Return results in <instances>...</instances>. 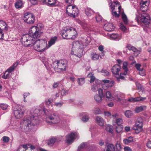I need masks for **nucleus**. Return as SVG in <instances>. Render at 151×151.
<instances>
[{
	"label": "nucleus",
	"instance_id": "1",
	"mask_svg": "<svg viewBox=\"0 0 151 151\" xmlns=\"http://www.w3.org/2000/svg\"><path fill=\"white\" fill-rule=\"evenodd\" d=\"M42 32L38 27L33 26L29 29V33L23 35L21 39V41L24 46L29 47L34 46V49L39 52L43 51L46 48H48L54 44L57 37L52 38L47 45V42L43 39H37L39 38Z\"/></svg>",
	"mask_w": 151,
	"mask_h": 151
},
{
	"label": "nucleus",
	"instance_id": "2",
	"mask_svg": "<svg viewBox=\"0 0 151 151\" xmlns=\"http://www.w3.org/2000/svg\"><path fill=\"white\" fill-rule=\"evenodd\" d=\"M42 110L36 109L34 111L33 115L31 116L24 118L23 121L20 123L21 127L25 128L29 127V126L35 125L39 123L38 116L39 115Z\"/></svg>",
	"mask_w": 151,
	"mask_h": 151
},
{
	"label": "nucleus",
	"instance_id": "3",
	"mask_svg": "<svg viewBox=\"0 0 151 151\" xmlns=\"http://www.w3.org/2000/svg\"><path fill=\"white\" fill-rule=\"evenodd\" d=\"M140 11L138 10L136 13V17L135 19L138 22H140L145 25L150 24L151 19L150 15L147 14L144 12L141 13Z\"/></svg>",
	"mask_w": 151,
	"mask_h": 151
},
{
	"label": "nucleus",
	"instance_id": "4",
	"mask_svg": "<svg viewBox=\"0 0 151 151\" xmlns=\"http://www.w3.org/2000/svg\"><path fill=\"white\" fill-rule=\"evenodd\" d=\"M52 66L55 70H65L68 67V62L65 60H62L55 61Z\"/></svg>",
	"mask_w": 151,
	"mask_h": 151
},
{
	"label": "nucleus",
	"instance_id": "5",
	"mask_svg": "<svg viewBox=\"0 0 151 151\" xmlns=\"http://www.w3.org/2000/svg\"><path fill=\"white\" fill-rule=\"evenodd\" d=\"M66 12L69 16L74 18L77 17L79 12L78 9L76 6L71 5L67 6Z\"/></svg>",
	"mask_w": 151,
	"mask_h": 151
},
{
	"label": "nucleus",
	"instance_id": "6",
	"mask_svg": "<svg viewBox=\"0 0 151 151\" xmlns=\"http://www.w3.org/2000/svg\"><path fill=\"white\" fill-rule=\"evenodd\" d=\"M71 31H73L76 32L75 29L70 27H66L64 28L63 30L62 31L61 34L62 37L64 39H68V38L67 37L68 36V34ZM72 37L68 38L73 39L76 37L75 34L72 35Z\"/></svg>",
	"mask_w": 151,
	"mask_h": 151
},
{
	"label": "nucleus",
	"instance_id": "7",
	"mask_svg": "<svg viewBox=\"0 0 151 151\" xmlns=\"http://www.w3.org/2000/svg\"><path fill=\"white\" fill-rule=\"evenodd\" d=\"M60 119L59 114L57 113H54L46 119V121L50 124H57L59 123Z\"/></svg>",
	"mask_w": 151,
	"mask_h": 151
},
{
	"label": "nucleus",
	"instance_id": "8",
	"mask_svg": "<svg viewBox=\"0 0 151 151\" xmlns=\"http://www.w3.org/2000/svg\"><path fill=\"white\" fill-rule=\"evenodd\" d=\"M23 19L27 23L32 24L35 21V17L33 14L27 12L24 14Z\"/></svg>",
	"mask_w": 151,
	"mask_h": 151
},
{
	"label": "nucleus",
	"instance_id": "9",
	"mask_svg": "<svg viewBox=\"0 0 151 151\" xmlns=\"http://www.w3.org/2000/svg\"><path fill=\"white\" fill-rule=\"evenodd\" d=\"M23 109V107L21 106H17L14 109V114L17 119H19L22 116L24 112Z\"/></svg>",
	"mask_w": 151,
	"mask_h": 151
},
{
	"label": "nucleus",
	"instance_id": "10",
	"mask_svg": "<svg viewBox=\"0 0 151 151\" xmlns=\"http://www.w3.org/2000/svg\"><path fill=\"white\" fill-rule=\"evenodd\" d=\"M83 45L82 42L76 41L73 42V50L71 52V54H72L73 52H74V51L76 52L77 49L83 48Z\"/></svg>",
	"mask_w": 151,
	"mask_h": 151
},
{
	"label": "nucleus",
	"instance_id": "11",
	"mask_svg": "<svg viewBox=\"0 0 151 151\" xmlns=\"http://www.w3.org/2000/svg\"><path fill=\"white\" fill-rule=\"evenodd\" d=\"M121 67L119 64H116L114 65L111 68L112 73L115 75H119V74H121L120 72Z\"/></svg>",
	"mask_w": 151,
	"mask_h": 151
},
{
	"label": "nucleus",
	"instance_id": "12",
	"mask_svg": "<svg viewBox=\"0 0 151 151\" xmlns=\"http://www.w3.org/2000/svg\"><path fill=\"white\" fill-rule=\"evenodd\" d=\"M57 0H43L42 2L44 4L50 7H55L56 6Z\"/></svg>",
	"mask_w": 151,
	"mask_h": 151
},
{
	"label": "nucleus",
	"instance_id": "13",
	"mask_svg": "<svg viewBox=\"0 0 151 151\" xmlns=\"http://www.w3.org/2000/svg\"><path fill=\"white\" fill-rule=\"evenodd\" d=\"M75 134L73 132L67 135L66 139L67 142L69 144L72 143L75 139Z\"/></svg>",
	"mask_w": 151,
	"mask_h": 151
},
{
	"label": "nucleus",
	"instance_id": "14",
	"mask_svg": "<svg viewBox=\"0 0 151 151\" xmlns=\"http://www.w3.org/2000/svg\"><path fill=\"white\" fill-rule=\"evenodd\" d=\"M104 29L107 31H112L115 28L113 24L111 23H108L105 24L104 26Z\"/></svg>",
	"mask_w": 151,
	"mask_h": 151
},
{
	"label": "nucleus",
	"instance_id": "15",
	"mask_svg": "<svg viewBox=\"0 0 151 151\" xmlns=\"http://www.w3.org/2000/svg\"><path fill=\"white\" fill-rule=\"evenodd\" d=\"M116 6H116H114L112 3H111L110 5V8L111 10V12L113 16L116 17H118L119 16V14H118L116 11L113 12V11L115 9V7Z\"/></svg>",
	"mask_w": 151,
	"mask_h": 151
},
{
	"label": "nucleus",
	"instance_id": "16",
	"mask_svg": "<svg viewBox=\"0 0 151 151\" xmlns=\"http://www.w3.org/2000/svg\"><path fill=\"white\" fill-rule=\"evenodd\" d=\"M96 123L100 126H103L104 124L103 119L99 116H97L96 118Z\"/></svg>",
	"mask_w": 151,
	"mask_h": 151
},
{
	"label": "nucleus",
	"instance_id": "17",
	"mask_svg": "<svg viewBox=\"0 0 151 151\" xmlns=\"http://www.w3.org/2000/svg\"><path fill=\"white\" fill-rule=\"evenodd\" d=\"M83 48H81L78 49H77L76 52H75V51H74V52H73L72 54H74H74L75 55H77L79 58H80L81 57L83 53Z\"/></svg>",
	"mask_w": 151,
	"mask_h": 151
},
{
	"label": "nucleus",
	"instance_id": "18",
	"mask_svg": "<svg viewBox=\"0 0 151 151\" xmlns=\"http://www.w3.org/2000/svg\"><path fill=\"white\" fill-rule=\"evenodd\" d=\"M105 149V151H115V147L112 144L107 143Z\"/></svg>",
	"mask_w": 151,
	"mask_h": 151
},
{
	"label": "nucleus",
	"instance_id": "19",
	"mask_svg": "<svg viewBox=\"0 0 151 151\" xmlns=\"http://www.w3.org/2000/svg\"><path fill=\"white\" fill-rule=\"evenodd\" d=\"M105 99L106 101H111L114 99V97L112 96L110 92L107 91L106 92L105 95Z\"/></svg>",
	"mask_w": 151,
	"mask_h": 151
},
{
	"label": "nucleus",
	"instance_id": "20",
	"mask_svg": "<svg viewBox=\"0 0 151 151\" xmlns=\"http://www.w3.org/2000/svg\"><path fill=\"white\" fill-rule=\"evenodd\" d=\"M121 16L122 18L124 24L125 25H127L129 21L126 15L124 12H123L122 13Z\"/></svg>",
	"mask_w": 151,
	"mask_h": 151
},
{
	"label": "nucleus",
	"instance_id": "21",
	"mask_svg": "<svg viewBox=\"0 0 151 151\" xmlns=\"http://www.w3.org/2000/svg\"><path fill=\"white\" fill-rule=\"evenodd\" d=\"M114 82L111 81L109 83V85L107 84L106 83H104L102 85V87L104 89H107L109 87H112L114 85Z\"/></svg>",
	"mask_w": 151,
	"mask_h": 151
},
{
	"label": "nucleus",
	"instance_id": "22",
	"mask_svg": "<svg viewBox=\"0 0 151 151\" xmlns=\"http://www.w3.org/2000/svg\"><path fill=\"white\" fill-rule=\"evenodd\" d=\"M85 13L88 16H90L93 13V12L90 8H88L85 9Z\"/></svg>",
	"mask_w": 151,
	"mask_h": 151
},
{
	"label": "nucleus",
	"instance_id": "23",
	"mask_svg": "<svg viewBox=\"0 0 151 151\" xmlns=\"http://www.w3.org/2000/svg\"><path fill=\"white\" fill-rule=\"evenodd\" d=\"M146 107V106H143L137 107L135 110V111L136 113L139 112L144 110Z\"/></svg>",
	"mask_w": 151,
	"mask_h": 151
},
{
	"label": "nucleus",
	"instance_id": "24",
	"mask_svg": "<svg viewBox=\"0 0 151 151\" xmlns=\"http://www.w3.org/2000/svg\"><path fill=\"white\" fill-rule=\"evenodd\" d=\"M147 2L146 1H143L141 2V3H140L141 7L140 8L141 11L144 12L146 11V9H145V10H144L143 9L145 7L146 8H147L146 5V3H147Z\"/></svg>",
	"mask_w": 151,
	"mask_h": 151
},
{
	"label": "nucleus",
	"instance_id": "25",
	"mask_svg": "<svg viewBox=\"0 0 151 151\" xmlns=\"http://www.w3.org/2000/svg\"><path fill=\"white\" fill-rule=\"evenodd\" d=\"M94 99L95 101L98 103H101L103 100L102 98L97 94L94 96Z\"/></svg>",
	"mask_w": 151,
	"mask_h": 151
},
{
	"label": "nucleus",
	"instance_id": "26",
	"mask_svg": "<svg viewBox=\"0 0 151 151\" xmlns=\"http://www.w3.org/2000/svg\"><path fill=\"white\" fill-rule=\"evenodd\" d=\"M110 37L114 40H119L121 37L117 34H112L110 35Z\"/></svg>",
	"mask_w": 151,
	"mask_h": 151
},
{
	"label": "nucleus",
	"instance_id": "27",
	"mask_svg": "<svg viewBox=\"0 0 151 151\" xmlns=\"http://www.w3.org/2000/svg\"><path fill=\"white\" fill-rule=\"evenodd\" d=\"M82 114L83 116L82 119V121L85 122H87L89 119V117L88 115L85 113H82Z\"/></svg>",
	"mask_w": 151,
	"mask_h": 151
},
{
	"label": "nucleus",
	"instance_id": "28",
	"mask_svg": "<svg viewBox=\"0 0 151 151\" xmlns=\"http://www.w3.org/2000/svg\"><path fill=\"white\" fill-rule=\"evenodd\" d=\"M127 65L128 63L127 62H124L123 63L122 68L125 71L124 73V74L125 75H126L127 74V71H128L127 68Z\"/></svg>",
	"mask_w": 151,
	"mask_h": 151
},
{
	"label": "nucleus",
	"instance_id": "29",
	"mask_svg": "<svg viewBox=\"0 0 151 151\" xmlns=\"http://www.w3.org/2000/svg\"><path fill=\"white\" fill-rule=\"evenodd\" d=\"M133 141L132 137H130L127 139H124L123 140V142L125 144H128V143Z\"/></svg>",
	"mask_w": 151,
	"mask_h": 151
},
{
	"label": "nucleus",
	"instance_id": "30",
	"mask_svg": "<svg viewBox=\"0 0 151 151\" xmlns=\"http://www.w3.org/2000/svg\"><path fill=\"white\" fill-rule=\"evenodd\" d=\"M28 146V145H23L22 146H20L18 148L17 151H25L24 150V148L25 150H27L29 147Z\"/></svg>",
	"mask_w": 151,
	"mask_h": 151
},
{
	"label": "nucleus",
	"instance_id": "31",
	"mask_svg": "<svg viewBox=\"0 0 151 151\" xmlns=\"http://www.w3.org/2000/svg\"><path fill=\"white\" fill-rule=\"evenodd\" d=\"M132 129L136 134L139 133L142 130V129L134 125Z\"/></svg>",
	"mask_w": 151,
	"mask_h": 151
},
{
	"label": "nucleus",
	"instance_id": "32",
	"mask_svg": "<svg viewBox=\"0 0 151 151\" xmlns=\"http://www.w3.org/2000/svg\"><path fill=\"white\" fill-rule=\"evenodd\" d=\"M15 6L17 9L21 8L22 7V3L21 1H19L17 2L15 4Z\"/></svg>",
	"mask_w": 151,
	"mask_h": 151
},
{
	"label": "nucleus",
	"instance_id": "33",
	"mask_svg": "<svg viewBox=\"0 0 151 151\" xmlns=\"http://www.w3.org/2000/svg\"><path fill=\"white\" fill-rule=\"evenodd\" d=\"M133 115V112L132 111L130 110H127L125 112V115L128 118L130 117Z\"/></svg>",
	"mask_w": 151,
	"mask_h": 151
},
{
	"label": "nucleus",
	"instance_id": "34",
	"mask_svg": "<svg viewBox=\"0 0 151 151\" xmlns=\"http://www.w3.org/2000/svg\"><path fill=\"white\" fill-rule=\"evenodd\" d=\"M10 73H8V72L6 70L4 73V75L2 76V78L4 79H6L9 78L10 76Z\"/></svg>",
	"mask_w": 151,
	"mask_h": 151
},
{
	"label": "nucleus",
	"instance_id": "35",
	"mask_svg": "<svg viewBox=\"0 0 151 151\" xmlns=\"http://www.w3.org/2000/svg\"><path fill=\"white\" fill-rule=\"evenodd\" d=\"M98 95H99L102 98L105 97V95L103 92V90L101 88H99L98 90Z\"/></svg>",
	"mask_w": 151,
	"mask_h": 151
},
{
	"label": "nucleus",
	"instance_id": "36",
	"mask_svg": "<svg viewBox=\"0 0 151 151\" xmlns=\"http://www.w3.org/2000/svg\"><path fill=\"white\" fill-rule=\"evenodd\" d=\"M78 82L79 85L81 86L85 83V78H78Z\"/></svg>",
	"mask_w": 151,
	"mask_h": 151
},
{
	"label": "nucleus",
	"instance_id": "37",
	"mask_svg": "<svg viewBox=\"0 0 151 151\" xmlns=\"http://www.w3.org/2000/svg\"><path fill=\"white\" fill-rule=\"evenodd\" d=\"M144 30L148 33L151 32V24L149 25H148V26L144 28Z\"/></svg>",
	"mask_w": 151,
	"mask_h": 151
},
{
	"label": "nucleus",
	"instance_id": "38",
	"mask_svg": "<svg viewBox=\"0 0 151 151\" xmlns=\"http://www.w3.org/2000/svg\"><path fill=\"white\" fill-rule=\"evenodd\" d=\"M56 139L55 138H52L50 139L48 143V145L50 146H52L55 141Z\"/></svg>",
	"mask_w": 151,
	"mask_h": 151
},
{
	"label": "nucleus",
	"instance_id": "39",
	"mask_svg": "<svg viewBox=\"0 0 151 151\" xmlns=\"http://www.w3.org/2000/svg\"><path fill=\"white\" fill-rule=\"evenodd\" d=\"M123 122V120L122 118H118L116 119L115 123L118 125H122Z\"/></svg>",
	"mask_w": 151,
	"mask_h": 151
},
{
	"label": "nucleus",
	"instance_id": "40",
	"mask_svg": "<svg viewBox=\"0 0 151 151\" xmlns=\"http://www.w3.org/2000/svg\"><path fill=\"white\" fill-rule=\"evenodd\" d=\"M91 55L92 58L93 60H96L99 58V55L96 53H93Z\"/></svg>",
	"mask_w": 151,
	"mask_h": 151
},
{
	"label": "nucleus",
	"instance_id": "41",
	"mask_svg": "<svg viewBox=\"0 0 151 151\" xmlns=\"http://www.w3.org/2000/svg\"><path fill=\"white\" fill-rule=\"evenodd\" d=\"M99 89L98 86V85L96 84L93 85L92 86L91 88V90L94 92L97 91Z\"/></svg>",
	"mask_w": 151,
	"mask_h": 151
},
{
	"label": "nucleus",
	"instance_id": "42",
	"mask_svg": "<svg viewBox=\"0 0 151 151\" xmlns=\"http://www.w3.org/2000/svg\"><path fill=\"white\" fill-rule=\"evenodd\" d=\"M106 130L109 132H112L113 131L112 126L110 125H108L106 127Z\"/></svg>",
	"mask_w": 151,
	"mask_h": 151
},
{
	"label": "nucleus",
	"instance_id": "43",
	"mask_svg": "<svg viewBox=\"0 0 151 151\" xmlns=\"http://www.w3.org/2000/svg\"><path fill=\"white\" fill-rule=\"evenodd\" d=\"M122 130V125H118L116 127V131L118 133L120 132Z\"/></svg>",
	"mask_w": 151,
	"mask_h": 151
},
{
	"label": "nucleus",
	"instance_id": "44",
	"mask_svg": "<svg viewBox=\"0 0 151 151\" xmlns=\"http://www.w3.org/2000/svg\"><path fill=\"white\" fill-rule=\"evenodd\" d=\"M101 112L100 109L98 108H95L93 111V113L96 114H100Z\"/></svg>",
	"mask_w": 151,
	"mask_h": 151
},
{
	"label": "nucleus",
	"instance_id": "45",
	"mask_svg": "<svg viewBox=\"0 0 151 151\" xmlns=\"http://www.w3.org/2000/svg\"><path fill=\"white\" fill-rule=\"evenodd\" d=\"M143 119L140 117H139L137 120V121L136 122L138 123L139 124L141 123L143 125Z\"/></svg>",
	"mask_w": 151,
	"mask_h": 151
},
{
	"label": "nucleus",
	"instance_id": "46",
	"mask_svg": "<svg viewBox=\"0 0 151 151\" xmlns=\"http://www.w3.org/2000/svg\"><path fill=\"white\" fill-rule=\"evenodd\" d=\"M68 91L64 89H63L61 91V94L63 96L68 94Z\"/></svg>",
	"mask_w": 151,
	"mask_h": 151
},
{
	"label": "nucleus",
	"instance_id": "47",
	"mask_svg": "<svg viewBox=\"0 0 151 151\" xmlns=\"http://www.w3.org/2000/svg\"><path fill=\"white\" fill-rule=\"evenodd\" d=\"M104 114L105 116L110 118L111 117L112 114L109 111H104Z\"/></svg>",
	"mask_w": 151,
	"mask_h": 151
},
{
	"label": "nucleus",
	"instance_id": "48",
	"mask_svg": "<svg viewBox=\"0 0 151 151\" xmlns=\"http://www.w3.org/2000/svg\"><path fill=\"white\" fill-rule=\"evenodd\" d=\"M2 140L4 142H8L9 141V138L8 137L4 136L2 138Z\"/></svg>",
	"mask_w": 151,
	"mask_h": 151
},
{
	"label": "nucleus",
	"instance_id": "49",
	"mask_svg": "<svg viewBox=\"0 0 151 151\" xmlns=\"http://www.w3.org/2000/svg\"><path fill=\"white\" fill-rule=\"evenodd\" d=\"M145 97H136V99L137 102L141 101H143L146 99Z\"/></svg>",
	"mask_w": 151,
	"mask_h": 151
},
{
	"label": "nucleus",
	"instance_id": "50",
	"mask_svg": "<svg viewBox=\"0 0 151 151\" xmlns=\"http://www.w3.org/2000/svg\"><path fill=\"white\" fill-rule=\"evenodd\" d=\"M101 72L103 73L104 76H108L109 74V72L105 70H102Z\"/></svg>",
	"mask_w": 151,
	"mask_h": 151
},
{
	"label": "nucleus",
	"instance_id": "51",
	"mask_svg": "<svg viewBox=\"0 0 151 151\" xmlns=\"http://www.w3.org/2000/svg\"><path fill=\"white\" fill-rule=\"evenodd\" d=\"M139 74L142 76H143L145 75V71L143 68H142L140 70H139Z\"/></svg>",
	"mask_w": 151,
	"mask_h": 151
},
{
	"label": "nucleus",
	"instance_id": "52",
	"mask_svg": "<svg viewBox=\"0 0 151 151\" xmlns=\"http://www.w3.org/2000/svg\"><path fill=\"white\" fill-rule=\"evenodd\" d=\"M63 104V102H61L60 103L57 102L55 103V105L58 107H60L62 106Z\"/></svg>",
	"mask_w": 151,
	"mask_h": 151
},
{
	"label": "nucleus",
	"instance_id": "53",
	"mask_svg": "<svg viewBox=\"0 0 151 151\" xmlns=\"http://www.w3.org/2000/svg\"><path fill=\"white\" fill-rule=\"evenodd\" d=\"M142 124L141 123L139 124L138 123H137V122H135V124L134 125V126H135L137 127H138V128H141L142 129Z\"/></svg>",
	"mask_w": 151,
	"mask_h": 151
},
{
	"label": "nucleus",
	"instance_id": "54",
	"mask_svg": "<svg viewBox=\"0 0 151 151\" xmlns=\"http://www.w3.org/2000/svg\"><path fill=\"white\" fill-rule=\"evenodd\" d=\"M96 19L97 22H100L101 21L102 19V17L101 16L98 15L96 17Z\"/></svg>",
	"mask_w": 151,
	"mask_h": 151
},
{
	"label": "nucleus",
	"instance_id": "55",
	"mask_svg": "<svg viewBox=\"0 0 151 151\" xmlns=\"http://www.w3.org/2000/svg\"><path fill=\"white\" fill-rule=\"evenodd\" d=\"M137 87L138 90H141L142 89V86L139 83H136Z\"/></svg>",
	"mask_w": 151,
	"mask_h": 151
},
{
	"label": "nucleus",
	"instance_id": "56",
	"mask_svg": "<svg viewBox=\"0 0 151 151\" xmlns=\"http://www.w3.org/2000/svg\"><path fill=\"white\" fill-rule=\"evenodd\" d=\"M120 29L121 30L124 32L126 29L127 28L125 26H124L122 24H121Z\"/></svg>",
	"mask_w": 151,
	"mask_h": 151
},
{
	"label": "nucleus",
	"instance_id": "57",
	"mask_svg": "<svg viewBox=\"0 0 151 151\" xmlns=\"http://www.w3.org/2000/svg\"><path fill=\"white\" fill-rule=\"evenodd\" d=\"M7 105L6 104H2L1 105V108L3 109V110H5L7 108Z\"/></svg>",
	"mask_w": 151,
	"mask_h": 151
},
{
	"label": "nucleus",
	"instance_id": "58",
	"mask_svg": "<svg viewBox=\"0 0 151 151\" xmlns=\"http://www.w3.org/2000/svg\"><path fill=\"white\" fill-rule=\"evenodd\" d=\"M135 67L136 69L138 70H140L141 69L140 68V67L141 66V65L140 64L137 63L135 65Z\"/></svg>",
	"mask_w": 151,
	"mask_h": 151
},
{
	"label": "nucleus",
	"instance_id": "59",
	"mask_svg": "<svg viewBox=\"0 0 151 151\" xmlns=\"http://www.w3.org/2000/svg\"><path fill=\"white\" fill-rule=\"evenodd\" d=\"M119 117V115L117 113H116L114 114H112L111 117V118H113L114 119H115L118 118Z\"/></svg>",
	"mask_w": 151,
	"mask_h": 151
},
{
	"label": "nucleus",
	"instance_id": "60",
	"mask_svg": "<svg viewBox=\"0 0 151 151\" xmlns=\"http://www.w3.org/2000/svg\"><path fill=\"white\" fill-rule=\"evenodd\" d=\"M14 69L13 67L12 66H11L6 71L8 72V73H11L12 71H13Z\"/></svg>",
	"mask_w": 151,
	"mask_h": 151
},
{
	"label": "nucleus",
	"instance_id": "61",
	"mask_svg": "<svg viewBox=\"0 0 151 151\" xmlns=\"http://www.w3.org/2000/svg\"><path fill=\"white\" fill-rule=\"evenodd\" d=\"M121 74L120 75V74H119V75H116V77L118 79V80L119 79H124V77L122 76H121Z\"/></svg>",
	"mask_w": 151,
	"mask_h": 151
},
{
	"label": "nucleus",
	"instance_id": "62",
	"mask_svg": "<svg viewBox=\"0 0 151 151\" xmlns=\"http://www.w3.org/2000/svg\"><path fill=\"white\" fill-rule=\"evenodd\" d=\"M124 151H132L131 148L129 147H125L124 148Z\"/></svg>",
	"mask_w": 151,
	"mask_h": 151
},
{
	"label": "nucleus",
	"instance_id": "63",
	"mask_svg": "<svg viewBox=\"0 0 151 151\" xmlns=\"http://www.w3.org/2000/svg\"><path fill=\"white\" fill-rule=\"evenodd\" d=\"M98 49L101 52L104 51V46L102 45H100Z\"/></svg>",
	"mask_w": 151,
	"mask_h": 151
},
{
	"label": "nucleus",
	"instance_id": "64",
	"mask_svg": "<svg viewBox=\"0 0 151 151\" xmlns=\"http://www.w3.org/2000/svg\"><path fill=\"white\" fill-rule=\"evenodd\" d=\"M147 145L148 148H151V141H149L147 143Z\"/></svg>",
	"mask_w": 151,
	"mask_h": 151
}]
</instances>
